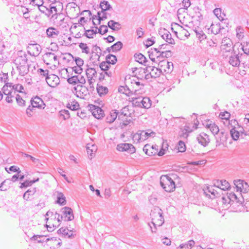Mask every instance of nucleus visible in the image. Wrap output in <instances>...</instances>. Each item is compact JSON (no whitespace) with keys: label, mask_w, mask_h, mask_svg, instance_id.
<instances>
[{"label":"nucleus","mask_w":249,"mask_h":249,"mask_svg":"<svg viewBox=\"0 0 249 249\" xmlns=\"http://www.w3.org/2000/svg\"><path fill=\"white\" fill-rule=\"evenodd\" d=\"M163 213L161 209L159 207H155L150 213V217L152 219L151 224L148 225L151 228L152 232H156V226H161L164 222V219L162 215Z\"/></svg>","instance_id":"1"},{"label":"nucleus","mask_w":249,"mask_h":249,"mask_svg":"<svg viewBox=\"0 0 249 249\" xmlns=\"http://www.w3.org/2000/svg\"><path fill=\"white\" fill-rule=\"evenodd\" d=\"M203 124L206 128L210 129L213 135L216 134L217 136L216 137V139L219 138L220 140H227L228 139L229 135L228 132L225 130L219 131L218 127L212 121L208 120Z\"/></svg>","instance_id":"2"},{"label":"nucleus","mask_w":249,"mask_h":249,"mask_svg":"<svg viewBox=\"0 0 249 249\" xmlns=\"http://www.w3.org/2000/svg\"><path fill=\"white\" fill-rule=\"evenodd\" d=\"M156 135V133L151 129L145 130H138L134 134L132 140H147L154 139Z\"/></svg>","instance_id":"3"},{"label":"nucleus","mask_w":249,"mask_h":249,"mask_svg":"<svg viewBox=\"0 0 249 249\" xmlns=\"http://www.w3.org/2000/svg\"><path fill=\"white\" fill-rule=\"evenodd\" d=\"M160 184L162 188L167 192H173L176 188L175 182L167 175L160 177Z\"/></svg>","instance_id":"4"},{"label":"nucleus","mask_w":249,"mask_h":249,"mask_svg":"<svg viewBox=\"0 0 249 249\" xmlns=\"http://www.w3.org/2000/svg\"><path fill=\"white\" fill-rule=\"evenodd\" d=\"M43 61L51 69H55L59 65L57 56L52 53H47L43 55Z\"/></svg>","instance_id":"5"},{"label":"nucleus","mask_w":249,"mask_h":249,"mask_svg":"<svg viewBox=\"0 0 249 249\" xmlns=\"http://www.w3.org/2000/svg\"><path fill=\"white\" fill-rule=\"evenodd\" d=\"M221 50L223 55L226 57L229 56V53L233 52V45L231 40L228 37L224 38L222 40Z\"/></svg>","instance_id":"6"},{"label":"nucleus","mask_w":249,"mask_h":249,"mask_svg":"<svg viewBox=\"0 0 249 249\" xmlns=\"http://www.w3.org/2000/svg\"><path fill=\"white\" fill-rule=\"evenodd\" d=\"M132 104L135 107L149 108L151 107L152 103L149 98L145 97H139L132 98Z\"/></svg>","instance_id":"7"},{"label":"nucleus","mask_w":249,"mask_h":249,"mask_svg":"<svg viewBox=\"0 0 249 249\" xmlns=\"http://www.w3.org/2000/svg\"><path fill=\"white\" fill-rule=\"evenodd\" d=\"M73 89L75 91L76 96L81 99H85L86 97L89 95V89L85 86L77 85L74 87Z\"/></svg>","instance_id":"8"},{"label":"nucleus","mask_w":249,"mask_h":249,"mask_svg":"<svg viewBox=\"0 0 249 249\" xmlns=\"http://www.w3.org/2000/svg\"><path fill=\"white\" fill-rule=\"evenodd\" d=\"M176 31H174V33L178 38L180 40H184L190 36V34L187 29L178 24H176Z\"/></svg>","instance_id":"9"},{"label":"nucleus","mask_w":249,"mask_h":249,"mask_svg":"<svg viewBox=\"0 0 249 249\" xmlns=\"http://www.w3.org/2000/svg\"><path fill=\"white\" fill-rule=\"evenodd\" d=\"M130 113L128 111V107H123L118 115V119L123 121L122 125H127L129 124L130 119H127V117H130Z\"/></svg>","instance_id":"10"},{"label":"nucleus","mask_w":249,"mask_h":249,"mask_svg":"<svg viewBox=\"0 0 249 249\" xmlns=\"http://www.w3.org/2000/svg\"><path fill=\"white\" fill-rule=\"evenodd\" d=\"M158 66L163 73H171L174 68L173 63L165 59L160 60L158 64Z\"/></svg>","instance_id":"11"},{"label":"nucleus","mask_w":249,"mask_h":249,"mask_svg":"<svg viewBox=\"0 0 249 249\" xmlns=\"http://www.w3.org/2000/svg\"><path fill=\"white\" fill-rule=\"evenodd\" d=\"M27 55L25 52L22 51H18L17 56L14 60V63L16 66L27 64Z\"/></svg>","instance_id":"12"},{"label":"nucleus","mask_w":249,"mask_h":249,"mask_svg":"<svg viewBox=\"0 0 249 249\" xmlns=\"http://www.w3.org/2000/svg\"><path fill=\"white\" fill-rule=\"evenodd\" d=\"M213 184V187L221 192L228 190L231 187L230 183L225 179L214 180Z\"/></svg>","instance_id":"13"},{"label":"nucleus","mask_w":249,"mask_h":249,"mask_svg":"<svg viewBox=\"0 0 249 249\" xmlns=\"http://www.w3.org/2000/svg\"><path fill=\"white\" fill-rule=\"evenodd\" d=\"M60 213L64 217V220L65 221H70L72 220L74 218L72 210L69 207H64L60 210Z\"/></svg>","instance_id":"14"},{"label":"nucleus","mask_w":249,"mask_h":249,"mask_svg":"<svg viewBox=\"0 0 249 249\" xmlns=\"http://www.w3.org/2000/svg\"><path fill=\"white\" fill-rule=\"evenodd\" d=\"M125 86H121L118 88V91L129 96L132 94L133 91L136 92L138 89H134L132 85L127 84L125 82Z\"/></svg>","instance_id":"15"},{"label":"nucleus","mask_w":249,"mask_h":249,"mask_svg":"<svg viewBox=\"0 0 249 249\" xmlns=\"http://www.w3.org/2000/svg\"><path fill=\"white\" fill-rule=\"evenodd\" d=\"M45 79L48 85L52 88L56 87L60 83L59 78L55 74H50Z\"/></svg>","instance_id":"16"},{"label":"nucleus","mask_w":249,"mask_h":249,"mask_svg":"<svg viewBox=\"0 0 249 249\" xmlns=\"http://www.w3.org/2000/svg\"><path fill=\"white\" fill-rule=\"evenodd\" d=\"M230 134L232 137L233 140H238L240 138L242 139L248 140L247 134L244 132H239L236 130L235 128H232L230 132Z\"/></svg>","instance_id":"17"},{"label":"nucleus","mask_w":249,"mask_h":249,"mask_svg":"<svg viewBox=\"0 0 249 249\" xmlns=\"http://www.w3.org/2000/svg\"><path fill=\"white\" fill-rule=\"evenodd\" d=\"M117 149L121 152L126 151L129 153H133L135 152V148L130 143H121L117 145Z\"/></svg>","instance_id":"18"},{"label":"nucleus","mask_w":249,"mask_h":249,"mask_svg":"<svg viewBox=\"0 0 249 249\" xmlns=\"http://www.w3.org/2000/svg\"><path fill=\"white\" fill-rule=\"evenodd\" d=\"M158 147V146L156 145H151L149 144H146L144 146L143 150L146 155L152 156L157 155Z\"/></svg>","instance_id":"19"},{"label":"nucleus","mask_w":249,"mask_h":249,"mask_svg":"<svg viewBox=\"0 0 249 249\" xmlns=\"http://www.w3.org/2000/svg\"><path fill=\"white\" fill-rule=\"evenodd\" d=\"M234 184L237 192H239V195L241 196V192H245L246 191V187L248 184L243 180L238 179L234 181Z\"/></svg>","instance_id":"20"},{"label":"nucleus","mask_w":249,"mask_h":249,"mask_svg":"<svg viewBox=\"0 0 249 249\" xmlns=\"http://www.w3.org/2000/svg\"><path fill=\"white\" fill-rule=\"evenodd\" d=\"M31 105L35 108L39 109H44L46 107L45 104L41 98L38 96H36L32 98L30 101Z\"/></svg>","instance_id":"21"},{"label":"nucleus","mask_w":249,"mask_h":249,"mask_svg":"<svg viewBox=\"0 0 249 249\" xmlns=\"http://www.w3.org/2000/svg\"><path fill=\"white\" fill-rule=\"evenodd\" d=\"M90 108L92 114L95 118L99 119L104 116V112L100 107L92 105Z\"/></svg>","instance_id":"22"},{"label":"nucleus","mask_w":249,"mask_h":249,"mask_svg":"<svg viewBox=\"0 0 249 249\" xmlns=\"http://www.w3.org/2000/svg\"><path fill=\"white\" fill-rule=\"evenodd\" d=\"M28 49L30 54L34 56H38L41 50V46L37 44H30Z\"/></svg>","instance_id":"23"},{"label":"nucleus","mask_w":249,"mask_h":249,"mask_svg":"<svg viewBox=\"0 0 249 249\" xmlns=\"http://www.w3.org/2000/svg\"><path fill=\"white\" fill-rule=\"evenodd\" d=\"M229 56V63L233 67H238L240 64V61L238 54L235 52L228 54Z\"/></svg>","instance_id":"24"},{"label":"nucleus","mask_w":249,"mask_h":249,"mask_svg":"<svg viewBox=\"0 0 249 249\" xmlns=\"http://www.w3.org/2000/svg\"><path fill=\"white\" fill-rule=\"evenodd\" d=\"M146 71L149 72L152 78L158 77L161 73H163L159 67L158 68L149 66L147 68Z\"/></svg>","instance_id":"25"},{"label":"nucleus","mask_w":249,"mask_h":249,"mask_svg":"<svg viewBox=\"0 0 249 249\" xmlns=\"http://www.w3.org/2000/svg\"><path fill=\"white\" fill-rule=\"evenodd\" d=\"M162 38L165 40L167 43L171 44H175V41L172 37V35L170 32L164 29L162 31H160Z\"/></svg>","instance_id":"26"},{"label":"nucleus","mask_w":249,"mask_h":249,"mask_svg":"<svg viewBox=\"0 0 249 249\" xmlns=\"http://www.w3.org/2000/svg\"><path fill=\"white\" fill-rule=\"evenodd\" d=\"M93 142L88 143L86 147L88 154L90 156L89 158L90 159L94 156V153L97 150V146L95 143H93Z\"/></svg>","instance_id":"27"},{"label":"nucleus","mask_w":249,"mask_h":249,"mask_svg":"<svg viewBox=\"0 0 249 249\" xmlns=\"http://www.w3.org/2000/svg\"><path fill=\"white\" fill-rule=\"evenodd\" d=\"M47 36L49 38H56L60 34V32L56 28L49 27L46 30Z\"/></svg>","instance_id":"28"},{"label":"nucleus","mask_w":249,"mask_h":249,"mask_svg":"<svg viewBox=\"0 0 249 249\" xmlns=\"http://www.w3.org/2000/svg\"><path fill=\"white\" fill-rule=\"evenodd\" d=\"M123 43L121 41H118L110 47H108L107 50L108 52H117L119 51L123 47Z\"/></svg>","instance_id":"29"},{"label":"nucleus","mask_w":249,"mask_h":249,"mask_svg":"<svg viewBox=\"0 0 249 249\" xmlns=\"http://www.w3.org/2000/svg\"><path fill=\"white\" fill-rule=\"evenodd\" d=\"M219 118L223 121V123L225 125H228L230 124L229 119L231 114L227 111L221 112L219 115Z\"/></svg>","instance_id":"30"},{"label":"nucleus","mask_w":249,"mask_h":249,"mask_svg":"<svg viewBox=\"0 0 249 249\" xmlns=\"http://www.w3.org/2000/svg\"><path fill=\"white\" fill-rule=\"evenodd\" d=\"M8 85L10 88H12L14 94H15L16 91L21 93H23L22 90L24 89V88L22 85L19 84H13L12 83H10Z\"/></svg>","instance_id":"31"},{"label":"nucleus","mask_w":249,"mask_h":249,"mask_svg":"<svg viewBox=\"0 0 249 249\" xmlns=\"http://www.w3.org/2000/svg\"><path fill=\"white\" fill-rule=\"evenodd\" d=\"M18 73L21 76H24L29 72V66L28 64L16 66Z\"/></svg>","instance_id":"32"},{"label":"nucleus","mask_w":249,"mask_h":249,"mask_svg":"<svg viewBox=\"0 0 249 249\" xmlns=\"http://www.w3.org/2000/svg\"><path fill=\"white\" fill-rule=\"evenodd\" d=\"M36 188H33L28 189L23 194V199L26 201H30L31 200L30 196H33L36 193Z\"/></svg>","instance_id":"33"},{"label":"nucleus","mask_w":249,"mask_h":249,"mask_svg":"<svg viewBox=\"0 0 249 249\" xmlns=\"http://www.w3.org/2000/svg\"><path fill=\"white\" fill-rule=\"evenodd\" d=\"M69 229L67 228H61L57 231L59 234H61L62 236L68 237V238L73 237L74 235L73 232H71V234H69Z\"/></svg>","instance_id":"34"},{"label":"nucleus","mask_w":249,"mask_h":249,"mask_svg":"<svg viewBox=\"0 0 249 249\" xmlns=\"http://www.w3.org/2000/svg\"><path fill=\"white\" fill-rule=\"evenodd\" d=\"M119 113L116 110H112L109 115L107 117V122L109 123H113L115 119L118 117Z\"/></svg>","instance_id":"35"},{"label":"nucleus","mask_w":249,"mask_h":249,"mask_svg":"<svg viewBox=\"0 0 249 249\" xmlns=\"http://www.w3.org/2000/svg\"><path fill=\"white\" fill-rule=\"evenodd\" d=\"M194 31L196 34L197 37L198 38L200 41H202L206 38V35L200 28H196L194 30Z\"/></svg>","instance_id":"36"},{"label":"nucleus","mask_w":249,"mask_h":249,"mask_svg":"<svg viewBox=\"0 0 249 249\" xmlns=\"http://www.w3.org/2000/svg\"><path fill=\"white\" fill-rule=\"evenodd\" d=\"M108 26L114 31H118L121 28V24L113 20H111L108 22Z\"/></svg>","instance_id":"37"},{"label":"nucleus","mask_w":249,"mask_h":249,"mask_svg":"<svg viewBox=\"0 0 249 249\" xmlns=\"http://www.w3.org/2000/svg\"><path fill=\"white\" fill-rule=\"evenodd\" d=\"M135 60L142 64H144L147 62L146 57L142 53H135L134 55Z\"/></svg>","instance_id":"38"},{"label":"nucleus","mask_w":249,"mask_h":249,"mask_svg":"<svg viewBox=\"0 0 249 249\" xmlns=\"http://www.w3.org/2000/svg\"><path fill=\"white\" fill-rule=\"evenodd\" d=\"M227 198L231 200V202H236L237 203H242V200L238 197L237 195L233 192L227 193Z\"/></svg>","instance_id":"39"},{"label":"nucleus","mask_w":249,"mask_h":249,"mask_svg":"<svg viewBox=\"0 0 249 249\" xmlns=\"http://www.w3.org/2000/svg\"><path fill=\"white\" fill-rule=\"evenodd\" d=\"M134 78L135 77H133L132 78L129 77L128 79L125 78V83L127 84H131V85L133 86L134 89H137L136 87L142 85V84H141V83L139 81H137Z\"/></svg>","instance_id":"40"},{"label":"nucleus","mask_w":249,"mask_h":249,"mask_svg":"<svg viewBox=\"0 0 249 249\" xmlns=\"http://www.w3.org/2000/svg\"><path fill=\"white\" fill-rule=\"evenodd\" d=\"M56 203L59 204L60 205L63 206L66 204V197L62 193H58L57 197Z\"/></svg>","instance_id":"41"},{"label":"nucleus","mask_w":249,"mask_h":249,"mask_svg":"<svg viewBox=\"0 0 249 249\" xmlns=\"http://www.w3.org/2000/svg\"><path fill=\"white\" fill-rule=\"evenodd\" d=\"M97 91L100 96L105 95L108 92V89L107 87L98 85L97 87Z\"/></svg>","instance_id":"42"},{"label":"nucleus","mask_w":249,"mask_h":249,"mask_svg":"<svg viewBox=\"0 0 249 249\" xmlns=\"http://www.w3.org/2000/svg\"><path fill=\"white\" fill-rule=\"evenodd\" d=\"M97 27H95V29H89L86 30L84 35L86 36L89 38H93V36L97 33Z\"/></svg>","instance_id":"43"},{"label":"nucleus","mask_w":249,"mask_h":249,"mask_svg":"<svg viewBox=\"0 0 249 249\" xmlns=\"http://www.w3.org/2000/svg\"><path fill=\"white\" fill-rule=\"evenodd\" d=\"M212 33L214 35L218 34L221 30L220 25L219 24H212L209 28Z\"/></svg>","instance_id":"44"},{"label":"nucleus","mask_w":249,"mask_h":249,"mask_svg":"<svg viewBox=\"0 0 249 249\" xmlns=\"http://www.w3.org/2000/svg\"><path fill=\"white\" fill-rule=\"evenodd\" d=\"M195 245L194 241L191 240L188 241L187 243L181 244L180 245L179 248L181 249H191Z\"/></svg>","instance_id":"45"},{"label":"nucleus","mask_w":249,"mask_h":249,"mask_svg":"<svg viewBox=\"0 0 249 249\" xmlns=\"http://www.w3.org/2000/svg\"><path fill=\"white\" fill-rule=\"evenodd\" d=\"M11 183L10 179H6L0 184V190L1 191H6L9 187Z\"/></svg>","instance_id":"46"},{"label":"nucleus","mask_w":249,"mask_h":249,"mask_svg":"<svg viewBox=\"0 0 249 249\" xmlns=\"http://www.w3.org/2000/svg\"><path fill=\"white\" fill-rule=\"evenodd\" d=\"M193 131V129L188 125L184 126V129L182 131L180 136L183 138H187L189 133Z\"/></svg>","instance_id":"47"},{"label":"nucleus","mask_w":249,"mask_h":249,"mask_svg":"<svg viewBox=\"0 0 249 249\" xmlns=\"http://www.w3.org/2000/svg\"><path fill=\"white\" fill-rule=\"evenodd\" d=\"M45 237L43 235H34L32 238L31 239L33 240H36L38 243H43L49 240V239H45Z\"/></svg>","instance_id":"48"},{"label":"nucleus","mask_w":249,"mask_h":249,"mask_svg":"<svg viewBox=\"0 0 249 249\" xmlns=\"http://www.w3.org/2000/svg\"><path fill=\"white\" fill-rule=\"evenodd\" d=\"M100 6L102 11H106L112 8L111 5L107 1L103 0L100 4Z\"/></svg>","instance_id":"49"},{"label":"nucleus","mask_w":249,"mask_h":249,"mask_svg":"<svg viewBox=\"0 0 249 249\" xmlns=\"http://www.w3.org/2000/svg\"><path fill=\"white\" fill-rule=\"evenodd\" d=\"M67 107L72 110H76L79 108V105L78 103L75 101L69 103Z\"/></svg>","instance_id":"50"},{"label":"nucleus","mask_w":249,"mask_h":249,"mask_svg":"<svg viewBox=\"0 0 249 249\" xmlns=\"http://www.w3.org/2000/svg\"><path fill=\"white\" fill-rule=\"evenodd\" d=\"M59 115L60 117L62 118L64 120H67L70 117L69 111L65 109L60 110Z\"/></svg>","instance_id":"51"},{"label":"nucleus","mask_w":249,"mask_h":249,"mask_svg":"<svg viewBox=\"0 0 249 249\" xmlns=\"http://www.w3.org/2000/svg\"><path fill=\"white\" fill-rule=\"evenodd\" d=\"M96 74V71L94 68H88L86 70V75L88 78H93Z\"/></svg>","instance_id":"52"},{"label":"nucleus","mask_w":249,"mask_h":249,"mask_svg":"<svg viewBox=\"0 0 249 249\" xmlns=\"http://www.w3.org/2000/svg\"><path fill=\"white\" fill-rule=\"evenodd\" d=\"M16 100L18 105L20 107L25 106V101L23 100V98L19 94L16 95Z\"/></svg>","instance_id":"53"},{"label":"nucleus","mask_w":249,"mask_h":249,"mask_svg":"<svg viewBox=\"0 0 249 249\" xmlns=\"http://www.w3.org/2000/svg\"><path fill=\"white\" fill-rule=\"evenodd\" d=\"M117 57L113 54H109L106 57V61L110 64H114L117 62Z\"/></svg>","instance_id":"54"},{"label":"nucleus","mask_w":249,"mask_h":249,"mask_svg":"<svg viewBox=\"0 0 249 249\" xmlns=\"http://www.w3.org/2000/svg\"><path fill=\"white\" fill-rule=\"evenodd\" d=\"M39 180V178H37L36 180H26L25 181L22 182L21 183V185L20 186V188H23L25 187H27L28 186H31L34 183H35Z\"/></svg>","instance_id":"55"},{"label":"nucleus","mask_w":249,"mask_h":249,"mask_svg":"<svg viewBox=\"0 0 249 249\" xmlns=\"http://www.w3.org/2000/svg\"><path fill=\"white\" fill-rule=\"evenodd\" d=\"M242 46V49L244 53L249 55V41H244L241 43Z\"/></svg>","instance_id":"56"},{"label":"nucleus","mask_w":249,"mask_h":249,"mask_svg":"<svg viewBox=\"0 0 249 249\" xmlns=\"http://www.w3.org/2000/svg\"><path fill=\"white\" fill-rule=\"evenodd\" d=\"M79 48L81 49L82 53L89 54L90 53V49L87 44L84 43H80L79 45Z\"/></svg>","instance_id":"57"},{"label":"nucleus","mask_w":249,"mask_h":249,"mask_svg":"<svg viewBox=\"0 0 249 249\" xmlns=\"http://www.w3.org/2000/svg\"><path fill=\"white\" fill-rule=\"evenodd\" d=\"M10 83H6L2 88L3 93L7 95L8 94H10V93H13V91L12 89V88L11 89H8V88L9 87V85Z\"/></svg>","instance_id":"58"},{"label":"nucleus","mask_w":249,"mask_h":249,"mask_svg":"<svg viewBox=\"0 0 249 249\" xmlns=\"http://www.w3.org/2000/svg\"><path fill=\"white\" fill-rule=\"evenodd\" d=\"M160 57L162 58H168L172 56V53L171 51L165 50L164 51L161 52L160 53H159Z\"/></svg>","instance_id":"59"},{"label":"nucleus","mask_w":249,"mask_h":249,"mask_svg":"<svg viewBox=\"0 0 249 249\" xmlns=\"http://www.w3.org/2000/svg\"><path fill=\"white\" fill-rule=\"evenodd\" d=\"M110 65L107 61L102 62L100 65V68L103 71H108L110 68Z\"/></svg>","instance_id":"60"},{"label":"nucleus","mask_w":249,"mask_h":249,"mask_svg":"<svg viewBox=\"0 0 249 249\" xmlns=\"http://www.w3.org/2000/svg\"><path fill=\"white\" fill-rule=\"evenodd\" d=\"M212 190V196H210V198L213 199L215 197H218L221 196V191H219L217 189L216 190L214 189L213 188V189H211Z\"/></svg>","instance_id":"61"},{"label":"nucleus","mask_w":249,"mask_h":249,"mask_svg":"<svg viewBox=\"0 0 249 249\" xmlns=\"http://www.w3.org/2000/svg\"><path fill=\"white\" fill-rule=\"evenodd\" d=\"M78 75L72 76L69 78L67 80L68 82L71 85H75L78 83Z\"/></svg>","instance_id":"62"},{"label":"nucleus","mask_w":249,"mask_h":249,"mask_svg":"<svg viewBox=\"0 0 249 249\" xmlns=\"http://www.w3.org/2000/svg\"><path fill=\"white\" fill-rule=\"evenodd\" d=\"M178 150L179 152H184L186 150V146L183 141H178Z\"/></svg>","instance_id":"63"},{"label":"nucleus","mask_w":249,"mask_h":249,"mask_svg":"<svg viewBox=\"0 0 249 249\" xmlns=\"http://www.w3.org/2000/svg\"><path fill=\"white\" fill-rule=\"evenodd\" d=\"M213 186H208L205 189H203L204 194H205L206 196H208L210 198V196H212V190L211 189H213Z\"/></svg>","instance_id":"64"}]
</instances>
